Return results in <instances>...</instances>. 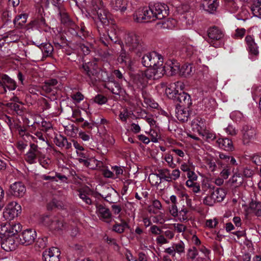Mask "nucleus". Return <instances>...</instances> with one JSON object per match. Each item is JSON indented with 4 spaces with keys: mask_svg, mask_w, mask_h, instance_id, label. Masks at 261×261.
Instances as JSON below:
<instances>
[{
    "mask_svg": "<svg viewBox=\"0 0 261 261\" xmlns=\"http://www.w3.org/2000/svg\"><path fill=\"white\" fill-rule=\"evenodd\" d=\"M142 63L144 66L149 67L146 70V75L149 78L159 79L165 73L163 57L156 52L145 55L142 57Z\"/></svg>",
    "mask_w": 261,
    "mask_h": 261,
    "instance_id": "f257e3e1",
    "label": "nucleus"
},
{
    "mask_svg": "<svg viewBox=\"0 0 261 261\" xmlns=\"http://www.w3.org/2000/svg\"><path fill=\"white\" fill-rule=\"evenodd\" d=\"M141 37L134 32L126 34L123 41L120 44L121 47L120 56L118 59L121 62H126L127 54L129 52L140 56L143 50Z\"/></svg>",
    "mask_w": 261,
    "mask_h": 261,
    "instance_id": "f03ea898",
    "label": "nucleus"
},
{
    "mask_svg": "<svg viewBox=\"0 0 261 261\" xmlns=\"http://www.w3.org/2000/svg\"><path fill=\"white\" fill-rule=\"evenodd\" d=\"M224 32L216 27L210 28L208 30L207 42L210 45L220 47L224 44Z\"/></svg>",
    "mask_w": 261,
    "mask_h": 261,
    "instance_id": "7ed1b4c3",
    "label": "nucleus"
},
{
    "mask_svg": "<svg viewBox=\"0 0 261 261\" xmlns=\"http://www.w3.org/2000/svg\"><path fill=\"white\" fill-rule=\"evenodd\" d=\"M149 14L152 21L156 19H162L169 14L168 6L165 4L156 3L153 6L148 8Z\"/></svg>",
    "mask_w": 261,
    "mask_h": 261,
    "instance_id": "20e7f679",
    "label": "nucleus"
},
{
    "mask_svg": "<svg viewBox=\"0 0 261 261\" xmlns=\"http://www.w3.org/2000/svg\"><path fill=\"white\" fill-rule=\"evenodd\" d=\"M21 212V207L20 204L15 201L9 203L3 213L4 220H11L17 217Z\"/></svg>",
    "mask_w": 261,
    "mask_h": 261,
    "instance_id": "39448f33",
    "label": "nucleus"
},
{
    "mask_svg": "<svg viewBox=\"0 0 261 261\" xmlns=\"http://www.w3.org/2000/svg\"><path fill=\"white\" fill-rule=\"evenodd\" d=\"M21 229L22 226L19 223H6L0 226V236L1 237H14V235L20 231Z\"/></svg>",
    "mask_w": 261,
    "mask_h": 261,
    "instance_id": "423d86ee",
    "label": "nucleus"
},
{
    "mask_svg": "<svg viewBox=\"0 0 261 261\" xmlns=\"http://www.w3.org/2000/svg\"><path fill=\"white\" fill-rule=\"evenodd\" d=\"M43 154L38 145L35 143L30 144V148L24 155V160L30 164L36 163L37 160L42 158Z\"/></svg>",
    "mask_w": 261,
    "mask_h": 261,
    "instance_id": "0eeeda50",
    "label": "nucleus"
},
{
    "mask_svg": "<svg viewBox=\"0 0 261 261\" xmlns=\"http://www.w3.org/2000/svg\"><path fill=\"white\" fill-rule=\"evenodd\" d=\"M43 223L53 230H62L64 227L62 219L57 217L45 216L43 219Z\"/></svg>",
    "mask_w": 261,
    "mask_h": 261,
    "instance_id": "6e6552de",
    "label": "nucleus"
},
{
    "mask_svg": "<svg viewBox=\"0 0 261 261\" xmlns=\"http://www.w3.org/2000/svg\"><path fill=\"white\" fill-rule=\"evenodd\" d=\"M242 142L244 145H248L256 138V130L250 125H245L242 130Z\"/></svg>",
    "mask_w": 261,
    "mask_h": 261,
    "instance_id": "1a4fd4ad",
    "label": "nucleus"
},
{
    "mask_svg": "<svg viewBox=\"0 0 261 261\" xmlns=\"http://www.w3.org/2000/svg\"><path fill=\"white\" fill-rule=\"evenodd\" d=\"M96 214L100 220L109 223L112 219V214L110 210L105 205L96 203Z\"/></svg>",
    "mask_w": 261,
    "mask_h": 261,
    "instance_id": "9d476101",
    "label": "nucleus"
},
{
    "mask_svg": "<svg viewBox=\"0 0 261 261\" xmlns=\"http://www.w3.org/2000/svg\"><path fill=\"white\" fill-rule=\"evenodd\" d=\"M134 20L138 23L152 21L147 7L140 8L133 14Z\"/></svg>",
    "mask_w": 261,
    "mask_h": 261,
    "instance_id": "9b49d317",
    "label": "nucleus"
},
{
    "mask_svg": "<svg viewBox=\"0 0 261 261\" xmlns=\"http://www.w3.org/2000/svg\"><path fill=\"white\" fill-rule=\"evenodd\" d=\"M37 237L36 231L33 229H27L23 231L20 238V243L24 245L32 244Z\"/></svg>",
    "mask_w": 261,
    "mask_h": 261,
    "instance_id": "f8f14e48",
    "label": "nucleus"
},
{
    "mask_svg": "<svg viewBox=\"0 0 261 261\" xmlns=\"http://www.w3.org/2000/svg\"><path fill=\"white\" fill-rule=\"evenodd\" d=\"M60 250L57 247L50 248L43 253V258L45 261H60Z\"/></svg>",
    "mask_w": 261,
    "mask_h": 261,
    "instance_id": "ddd939ff",
    "label": "nucleus"
},
{
    "mask_svg": "<svg viewBox=\"0 0 261 261\" xmlns=\"http://www.w3.org/2000/svg\"><path fill=\"white\" fill-rule=\"evenodd\" d=\"M156 79L149 78L146 74V70L144 72H140L135 75L134 79V82L137 86L142 89L145 87L148 84V80H156Z\"/></svg>",
    "mask_w": 261,
    "mask_h": 261,
    "instance_id": "4468645a",
    "label": "nucleus"
},
{
    "mask_svg": "<svg viewBox=\"0 0 261 261\" xmlns=\"http://www.w3.org/2000/svg\"><path fill=\"white\" fill-rule=\"evenodd\" d=\"M1 79L3 81V87L2 93H5L7 92V88L9 91L14 90L17 87L16 83L14 80L10 78L6 74H2L1 76Z\"/></svg>",
    "mask_w": 261,
    "mask_h": 261,
    "instance_id": "2eb2a0df",
    "label": "nucleus"
},
{
    "mask_svg": "<svg viewBox=\"0 0 261 261\" xmlns=\"http://www.w3.org/2000/svg\"><path fill=\"white\" fill-rule=\"evenodd\" d=\"M175 100L179 102V108H188L192 104L190 95L185 92L179 93Z\"/></svg>",
    "mask_w": 261,
    "mask_h": 261,
    "instance_id": "dca6fc26",
    "label": "nucleus"
},
{
    "mask_svg": "<svg viewBox=\"0 0 261 261\" xmlns=\"http://www.w3.org/2000/svg\"><path fill=\"white\" fill-rule=\"evenodd\" d=\"M163 67L165 73L166 72L171 75L175 74L179 70V64L174 60H168Z\"/></svg>",
    "mask_w": 261,
    "mask_h": 261,
    "instance_id": "f3484780",
    "label": "nucleus"
},
{
    "mask_svg": "<svg viewBox=\"0 0 261 261\" xmlns=\"http://www.w3.org/2000/svg\"><path fill=\"white\" fill-rule=\"evenodd\" d=\"M11 192L15 197H22L26 192L24 185L21 182H16L10 186Z\"/></svg>",
    "mask_w": 261,
    "mask_h": 261,
    "instance_id": "a211bd4d",
    "label": "nucleus"
},
{
    "mask_svg": "<svg viewBox=\"0 0 261 261\" xmlns=\"http://www.w3.org/2000/svg\"><path fill=\"white\" fill-rule=\"evenodd\" d=\"M181 52L184 56L187 58H198L201 54L200 51L197 50L194 46L190 45H187L182 47Z\"/></svg>",
    "mask_w": 261,
    "mask_h": 261,
    "instance_id": "6ab92c4d",
    "label": "nucleus"
},
{
    "mask_svg": "<svg viewBox=\"0 0 261 261\" xmlns=\"http://www.w3.org/2000/svg\"><path fill=\"white\" fill-rule=\"evenodd\" d=\"M3 241L1 243V247L6 251H11L15 249L16 244L15 242L14 237H1Z\"/></svg>",
    "mask_w": 261,
    "mask_h": 261,
    "instance_id": "aec40b11",
    "label": "nucleus"
},
{
    "mask_svg": "<svg viewBox=\"0 0 261 261\" xmlns=\"http://www.w3.org/2000/svg\"><path fill=\"white\" fill-rule=\"evenodd\" d=\"M128 4L127 0H111L110 3V5L113 9L119 11L121 13L126 10Z\"/></svg>",
    "mask_w": 261,
    "mask_h": 261,
    "instance_id": "412c9836",
    "label": "nucleus"
},
{
    "mask_svg": "<svg viewBox=\"0 0 261 261\" xmlns=\"http://www.w3.org/2000/svg\"><path fill=\"white\" fill-rule=\"evenodd\" d=\"M192 129L199 135L206 129V123L204 119L198 117L194 119L192 123Z\"/></svg>",
    "mask_w": 261,
    "mask_h": 261,
    "instance_id": "4be33fe9",
    "label": "nucleus"
},
{
    "mask_svg": "<svg viewBox=\"0 0 261 261\" xmlns=\"http://www.w3.org/2000/svg\"><path fill=\"white\" fill-rule=\"evenodd\" d=\"M97 15L99 21L101 23L106 26L110 24L112 21L111 15L109 12L105 9H99L97 11Z\"/></svg>",
    "mask_w": 261,
    "mask_h": 261,
    "instance_id": "5701e85b",
    "label": "nucleus"
},
{
    "mask_svg": "<svg viewBox=\"0 0 261 261\" xmlns=\"http://www.w3.org/2000/svg\"><path fill=\"white\" fill-rule=\"evenodd\" d=\"M216 145L219 148L227 151L232 150L233 148L232 141L227 138H219L216 141Z\"/></svg>",
    "mask_w": 261,
    "mask_h": 261,
    "instance_id": "b1692460",
    "label": "nucleus"
},
{
    "mask_svg": "<svg viewBox=\"0 0 261 261\" xmlns=\"http://www.w3.org/2000/svg\"><path fill=\"white\" fill-rule=\"evenodd\" d=\"M245 41L247 44L250 53L254 55H258L259 51L257 44L255 43L254 38L251 35L245 37Z\"/></svg>",
    "mask_w": 261,
    "mask_h": 261,
    "instance_id": "393cba45",
    "label": "nucleus"
},
{
    "mask_svg": "<svg viewBox=\"0 0 261 261\" xmlns=\"http://www.w3.org/2000/svg\"><path fill=\"white\" fill-rule=\"evenodd\" d=\"M218 5V0H204L202 3L203 9L210 13L215 11Z\"/></svg>",
    "mask_w": 261,
    "mask_h": 261,
    "instance_id": "a878e982",
    "label": "nucleus"
},
{
    "mask_svg": "<svg viewBox=\"0 0 261 261\" xmlns=\"http://www.w3.org/2000/svg\"><path fill=\"white\" fill-rule=\"evenodd\" d=\"M92 65V63L88 62L87 63H85L83 65V68L84 70L86 71V74L89 76L90 79L92 81L96 80L95 74L96 73V71L91 68V66Z\"/></svg>",
    "mask_w": 261,
    "mask_h": 261,
    "instance_id": "bb28decb",
    "label": "nucleus"
},
{
    "mask_svg": "<svg viewBox=\"0 0 261 261\" xmlns=\"http://www.w3.org/2000/svg\"><path fill=\"white\" fill-rule=\"evenodd\" d=\"M128 228V223L124 220L121 219L120 222H116L113 227V230L119 233L124 232L125 229Z\"/></svg>",
    "mask_w": 261,
    "mask_h": 261,
    "instance_id": "cd10ccee",
    "label": "nucleus"
},
{
    "mask_svg": "<svg viewBox=\"0 0 261 261\" xmlns=\"http://www.w3.org/2000/svg\"><path fill=\"white\" fill-rule=\"evenodd\" d=\"M105 86L106 88L110 90L113 94L116 95L120 94L122 91V89L118 83L108 82L106 84Z\"/></svg>",
    "mask_w": 261,
    "mask_h": 261,
    "instance_id": "c85d7f7f",
    "label": "nucleus"
},
{
    "mask_svg": "<svg viewBox=\"0 0 261 261\" xmlns=\"http://www.w3.org/2000/svg\"><path fill=\"white\" fill-rule=\"evenodd\" d=\"M212 193L216 202L222 201L226 196L225 190L222 188L217 189Z\"/></svg>",
    "mask_w": 261,
    "mask_h": 261,
    "instance_id": "c756f323",
    "label": "nucleus"
},
{
    "mask_svg": "<svg viewBox=\"0 0 261 261\" xmlns=\"http://www.w3.org/2000/svg\"><path fill=\"white\" fill-rule=\"evenodd\" d=\"M162 204L160 201L154 199L152 201L151 204L148 207V211L154 214H156L157 211L162 210Z\"/></svg>",
    "mask_w": 261,
    "mask_h": 261,
    "instance_id": "7c9ffc66",
    "label": "nucleus"
},
{
    "mask_svg": "<svg viewBox=\"0 0 261 261\" xmlns=\"http://www.w3.org/2000/svg\"><path fill=\"white\" fill-rule=\"evenodd\" d=\"M176 117L178 120L185 122L188 120V113L184 110L182 107L178 108L176 111Z\"/></svg>",
    "mask_w": 261,
    "mask_h": 261,
    "instance_id": "2f4dec72",
    "label": "nucleus"
},
{
    "mask_svg": "<svg viewBox=\"0 0 261 261\" xmlns=\"http://www.w3.org/2000/svg\"><path fill=\"white\" fill-rule=\"evenodd\" d=\"M158 24L161 25L162 28L172 29L175 27L176 21L173 19H168L166 20L161 21Z\"/></svg>",
    "mask_w": 261,
    "mask_h": 261,
    "instance_id": "473e14b6",
    "label": "nucleus"
},
{
    "mask_svg": "<svg viewBox=\"0 0 261 261\" xmlns=\"http://www.w3.org/2000/svg\"><path fill=\"white\" fill-rule=\"evenodd\" d=\"M180 72L185 77H188L191 75L193 73L192 65L190 64H184L182 66Z\"/></svg>",
    "mask_w": 261,
    "mask_h": 261,
    "instance_id": "72a5a7b5",
    "label": "nucleus"
},
{
    "mask_svg": "<svg viewBox=\"0 0 261 261\" xmlns=\"http://www.w3.org/2000/svg\"><path fill=\"white\" fill-rule=\"evenodd\" d=\"M27 18L28 15L25 14L18 15L14 20V23L17 27H21L27 22Z\"/></svg>",
    "mask_w": 261,
    "mask_h": 261,
    "instance_id": "f704fd0d",
    "label": "nucleus"
},
{
    "mask_svg": "<svg viewBox=\"0 0 261 261\" xmlns=\"http://www.w3.org/2000/svg\"><path fill=\"white\" fill-rule=\"evenodd\" d=\"M200 251L204 255V257H198L195 261H207L211 260L210 257V251L204 246H202L199 248Z\"/></svg>",
    "mask_w": 261,
    "mask_h": 261,
    "instance_id": "c9c22d12",
    "label": "nucleus"
},
{
    "mask_svg": "<svg viewBox=\"0 0 261 261\" xmlns=\"http://www.w3.org/2000/svg\"><path fill=\"white\" fill-rule=\"evenodd\" d=\"M150 184L154 186H157L161 183L162 179L160 174H150L148 177Z\"/></svg>",
    "mask_w": 261,
    "mask_h": 261,
    "instance_id": "e433bc0d",
    "label": "nucleus"
},
{
    "mask_svg": "<svg viewBox=\"0 0 261 261\" xmlns=\"http://www.w3.org/2000/svg\"><path fill=\"white\" fill-rule=\"evenodd\" d=\"M43 55L48 56L51 54L53 51V47L50 43L41 44L40 46Z\"/></svg>",
    "mask_w": 261,
    "mask_h": 261,
    "instance_id": "4c0bfd02",
    "label": "nucleus"
},
{
    "mask_svg": "<svg viewBox=\"0 0 261 261\" xmlns=\"http://www.w3.org/2000/svg\"><path fill=\"white\" fill-rule=\"evenodd\" d=\"M80 198L87 204H91L92 200L89 197V194L84 190L79 191Z\"/></svg>",
    "mask_w": 261,
    "mask_h": 261,
    "instance_id": "58836bf2",
    "label": "nucleus"
},
{
    "mask_svg": "<svg viewBox=\"0 0 261 261\" xmlns=\"http://www.w3.org/2000/svg\"><path fill=\"white\" fill-rule=\"evenodd\" d=\"M173 246L174 249L175 253L181 255L185 252V245L182 241H180L177 243H173Z\"/></svg>",
    "mask_w": 261,
    "mask_h": 261,
    "instance_id": "ea45409f",
    "label": "nucleus"
},
{
    "mask_svg": "<svg viewBox=\"0 0 261 261\" xmlns=\"http://www.w3.org/2000/svg\"><path fill=\"white\" fill-rule=\"evenodd\" d=\"M149 135L153 142L156 143L161 139V134L158 129H150Z\"/></svg>",
    "mask_w": 261,
    "mask_h": 261,
    "instance_id": "a19ab883",
    "label": "nucleus"
},
{
    "mask_svg": "<svg viewBox=\"0 0 261 261\" xmlns=\"http://www.w3.org/2000/svg\"><path fill=\"white\" fill-rule=\"evenodd\" d=\"M35 135L36 136V137H35V136H31V135H26V137H27V139L28 140H29L30 138H31L33 140V141L36 143H38V141L37 140V138L40 141H41L42 142L47 143V142L46 141V138L44 136H43V134L41 132H37L35 134Z\"/></svg>",
    "mask_w": 261,
    "mask_h": 261,
    "instance_id": "79ce46f5",
    "label": "nucleus"
},
{
    "mask_svg": "<svg viewBox=\"0 0 261 261\" xmlns=\"http://www.w3.org/2000/svg\"><path fill=\"white\" fill-rule=\"evenodd\" d=\"M144 98V103L145 105L144 107L156 108L158 107V103L155 102L149 95H143Z\"/></svg>",
    "mask_w": 261,
    "mask_h": 261,
    "instance_id": "37998d69",
    "label": "nucleus"
},
{
    "mask_svg": "<svg viewBox=\"0 0 261 261\" xmlns=\"http://www.w3.org/2000/svg\"><path fill=\"white\" fill-rule=\"evenodd\" d=\"M171 84V87L174 89V91H175V92H176L177 95L180 92H184L183 90L185 88V85L182 82L178 81Z\"/></svg>",
    "mask_w": 261,
    "mask_h": 261,
    "instance_id": "c03bdc74",
    "label": "nucleus"
},
{
    "mask_svg": "<svg viewBox=\"0 0 261 261\" xmlns=\"http://www.w3.org/2000/svg\"><path fill=\"white\" fill-rule=\"evenodd\" d=\"M200 135L202 136L208 142L213 141L216 138L215 134L207 129L204 130Z\"/></svg>",
    "mask_w": 261,
    "mask_h": 261,
    "instance_id": "a18cd8bd",
    "label": "nucleus"
},
{
    "mask_svg": "<svg viewBox=\"0 0 261 261\" xmlns=\"http://www.w3.org/2000/svg\"><path fill=\"white\" fill-rule=\"evenodd\" d=\"M198 254L197 249L195 247H193L188 250L187 256V258L191 259V261H195Z\"/></svg>",
    "mask_w": 261,
    "mask_h": 261,
    "instance_id": "49530a36",
    "label": "nucleus"
},
{
    "mask_svg": "<svg viewBox=\"0 0 261 261\" xmlns=\"http://www.w3.org/2000/svg\"><path fill=\"white\" fill-rule=\"evenodd\" d=\"M250 207L255 210V213L257 216H261V202L252 201L250 204Z\"/></svg>",
    "mask_w": 261,
    "mask_h": 261,
    "instance_id": "de8ad7c7",
    "label": "nucleus"
},
{
    "mask_svg": "<svg viewBox=\"0 0 261 261\" xmlns=\"http://www.w3.org/2000/svg\"><path fill=\"white\" fill-rule=\"evenodd\" d=\"M161 179L163 178L167 181H171L170 172L167 169H164L159 171Z\"/></svg>",
    "mask_w": 261,
    "mask_h": 261,
    "instance_id": "09e8293b",
    "label": "nucleus"
},
{
    "mask_svg": "<svg viewBox=\"0 0 261 261\" xmlns=\"http://www.w3.org/2000/svg\"><path fill=\"white\" fill-rule=\"evenodd\" d=\"M206 164L209 171L214 172L217 170V166L214 159H207L206 160Z\"/></svg>",
    "mask_w": 261,
    "mask_h": 261,
    "instance_id": "8fccbe9b",
    "label": "nucleus"
},
{
    "mask_svg": "<svg viewBox=\"0 0 261 261\" xmlns=\"http://www.w3.org/2000/svg\"><path fill=\"white\" fill-rule=\"evenodd\" d=\"M231 182L235 184L236 186L238 187L243 183V178L240 174L236 173L231 178Z\"/></svg>",
    "mask_w": 261,
    "mask_h": 261,
    "instance_id": "3c124183",
    "label": "nucleus"
},
{
    "mask_svg": "<svg viewBox=\"0 0 261 261\" xmlns=\"http://www.w3.org/2000/svg\"><path fill=\"white\" fill-rule=\"evenodd\" d=\"M188 213L187 208H183L178 212V216L177 217L178 218L180 221L187 220L188 219Z\"/></svg>",
    "mask_w": 261,
    "mask_h": 261,
    "instance_id": "603ef678",
    "label": "nucleus"
},
{
    "mask_svg": "<svg viewBox=\"0 0 261 261\" xmlns=\"http://www.w3.org/2000/svg\"><path fill=\"white\" fill-rule=\"evenodd\" d=\"M174 89L171 87V84L165 90V93L169 98L175 99L177 94L175 92Z\"/></svg>",
    "mask_w": 261,
    "mask_h": 261,
    "instance_id": "864d4df0",
    "label": "nucleus"
},
{
    "mask_svg": "<svg viewBox=\"0 0 261 261\" xmlns=\"http://www.w3.org/2000/svg\"><path fill=\"white\" fill-rule=\"evenodd\" d=\"M56 178H59L60 180H63L64 179H66V177L65 176H62L60 174H57L56 176H51L49 175H43L42 176V178L45 180H50L52 181H58V180Z\"/></svg>",
    "mask_w": 261,
    "mask_h": 261,
    "instance_id": "5fc2aeb1",
    "label": "nucleus"
},
{
    "mask_svg": "<svg viewBox=\"0 0 261 261\" xmlns=\"http://www.w3.org/2000/svg\"><path fill=\"white\" fill-rule=\"evenodd\" d=\"M216 202L212 193L210 195L206 196L203 199V203L208 206H212Z\"/></svg>",
    "mask_w": 261,
    "mask_h": 261,
    "instance_id": "6e6d98bb",
    "label": "nucleus"
},
{
    "mask_svg": "<svg viewBox=\"0 0 261 261\" xmlns=\"http://www.w3.org/2000/svg\"><path fill=\"white\" fill-rule=\"evenodd\" d=\"M230 117L234 121H240L243 118V115L240 111H234L230 114Z\"/></svg>",
    "mask_w": 261,
    "mask_h": 261,
    "instance_id": "4d7b16f0",
    "label": "nucleus"
},
{
    "mask_svg": "<svg viewBox=\"0 0 261 261\" xmlns=\"http://www.w3.org/2000/svg\"><path fill=\"white\" fill-rule=\"evenodd\" d=\"M218 223L217 218L207 219L205 222V226L209 228H214L216 227Z\"/></svg>",
    "mask_w": 261,
    "mask_h": 261,
    "instance_id": "13d9d810",
    "label": "nucleus"
},
{
    "mask_svg": "<svg viewBox=\"0 0 261 261\" xmlns=\"http://www.w3.org/2000/svg\"><path fill=\"white\" fill-rule=\"evenodd\" d=\"M6 37L8 38H9L10 41L11 42L16 41L19 39V35L17 34V32L15 31L8 33Z\"/></svg>",
    "mask_w": 261,
    "mask_h": 261,
    "instance_id": "bf43d9fd",
    "label": "nucleus"
},
{
    "mask_svg": "<svg viewBox=\"0 0 261 261\" xmlns=\"http://www.w3.org/2000/svg\"><path fill=\"white\" fill-rule=\"evenodd\" d=\"M111 169L113 172L114 173L115 178H118L120 175H122L123 173V170L120 167L117 166H113Z\"/></svg>",
    "mask_w": 261,
    "mask_h": 261,
    "instance_id": "052dcab7",
    "label": "nucleus"
},
{
    "mask_svg": "<svg viewBox=\"0 0 261 261\" xmlns=\"http://www.w3.org/2000/svg\"><path fill=\"white\" fill-rule=\"evenodd\" d=\"M129 112L126 109H124L120 112L119 117L121 121L126 122L129 117Z\"/></svg>",
    "mask_w": 261,
    "mask_h": 261,
    "instance_id": "680f3d73",
    "label": "nucleus"
},
{
    "mask_svg": "<svg viewBox=\"0 0 261 261\" xmlns=\"http://www.w3.org/2000/svg\"><path fill=\"white\" fill-rule=\"evenodd\" d=\"M154 220L153 222L156 223L163 224L164 223L166 219L165 218L164 214L163 213H160L158 215L154 217Z\"/></svg>",
    "mask_w": 261,
    "mask_h": 261,
    "instance_id": "e2e57ef3",
    "label": "nucleus"
},
{
    "mask_svg": "<svg viewBox=\"0 0 261 261\" xmlns=\"http://www.w3.org/2000/svg\"><path fill=\"white\" fill-rule=\"evenodd\" d=\"M169 212L173 217H177L178 216V211L176 204H171L169 206Z\"/></svg>",
    "mask_w": 261,
    "mask_h": 261,
    "instance_id": "0e129e2a",
    "label": "nucleus"
},
{
    "mask_svg": "<svg viewBox=\"0 0 261 261\" xmlns=\"http://www.w3.org/2000/svg\"><path fill=\"white\" fill-rule=\"evenodd\" d=\"M251 11L254 16L261 19V7L258 6H253L251 8Z\"/></svg>",
    "mask_w": 261,
    "mask_h": 261,
    "instance_id": "69168bd1",
    "label": "nucleus"
},
{
    "mask_svg": "<svg viewBox=\"0 0 261 261\" xmlns=\"http://www.w3.org/2000/svg\"><path fill=\"white\" fill-rule=\"evenodd\" d=\"M165 160L170 167L172 168H174L175 167L176 164L173 162V157L171 155L169 154H166Z\"/></svg>",
    "mask_w": 261,
    "mask_h": 261,
    "instance_id": "338daca9",
    "label": "nucleus"
},
{
    "mask_svg": "<svg viewBox=\"0 0 261 261\" xmlns=\"http://www.w3.org/2000/svg\"><path fill=\"white\" fill-rule=\"evenodd\" d=\"M246 30L245 29H237L233 34V37L237 39L242 38L245 35Z\"/></svg>",
    "mask_w": 261,
    "mask_h": 261,
    "instance_id": "774afa93",
    "label": "nucleus"
}]
</instances>
